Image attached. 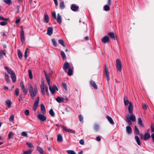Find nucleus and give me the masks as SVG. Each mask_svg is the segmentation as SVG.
<instances>
[{
	"instance_id": "nucleus-1",
	"label": "nucleus",
	"mask_w": 154,
	"mask_h": 154,
	"mask_svg": "<svg viewBox=\"0 0 154 154\" xmlns=\"http://www.w3.org/2000/svg\"><path fill=\"white\" fill-rule=\"evenodd\" d=\"M28 88L29 93L30 94L31 97L32 99H33L37 94V88H35L33 90V88L30 84H29V85Z\"/></svg>"
},
{
	"instance_id": "nucleus-2",
	"label": "nucleus",
	"mask_w": 154,
	"mask_h": 154,
	"mask_svg": "<svg viewBox=\"0 0 154 154\" xmlns=\"http://www.w3.org/2000/svg\"><path fill=\"white\" fill-rule=\"evenodd\" d=\"M5 69L11 75L13 82L14 83L15 82L16 80V77L15 73L7 66H5Z\"/></svg>"
},
{
	"instance_id": "nucleus-3",
	"label": "nucleus",
	"mask_w": 154,
	"mask_h": 154,
	"mask_svg": "<svg viewBox=\"0 0 154 154\" xmlns=\"http://www.w3.org/2000/svg\"><path fill=\"white\" fill-rule=\"evenodd\" d=\"M131 115L130 116H129V114L127 115V120L126 121L128 123L129 125H131V121L132 122H135L136 121V118L135 116L133 114V113L131 114Z\"/></svg>"
},
{
	"instance_id": "nucleus-4",
	"label": "nucleus",
	"mask_w": 154,
	"mask_h": 154,
	"mask_svg": "<svg viewBox=\"0 0 154 154\" xmlns=\"http://www.w3.org/2000/svg\"><path fill=\"white\" fill-rule=\"evenodd\" d=\"M116 61L117 70L118 71L121 72L122 69V64L121 62L119 59H117Z\"/></svg>"
},
{
	"instance_id": "nucleus-5",
	"label": "nucleus",
	"mask_w": 154,
	"mask_h": 154,
	"mask_svg": "<svg viewBox=\"0 0 154 154\" xmlns=\"http://www.w3.org/2000/svg\"><path fill=\"white\" fill-rule=\"evenodd\" d=\"M104 72L105 75L106 77V79L107 81H109L110 79L109 72L108 71V66L106 65H105Z\"/></svg>"
},
{
	"instance_id": "nucleus-6",
	"label": "nucleus",
	"mask_w": 154,
	"mask_h": 154,
	"mask_svg": "<svg viewBox=\"0 0 154 154\" xmlns=\"http://www.w3.org/2000/svg\"><path fill=\"white\" fill-rule=\"evenodd\" d=\"M37 117L40 120L41 122H44L46 121V116L42 114H38L37 116Z\"/></svg>"
},
{
	"instance_id": "nucleus-7",
	"label": "nucleus",
	"mask_w": 154,
	"mask_h": 154,
	"mask_svg": "<svg viewBox=\"0 0 154 154\" xmlns=\"http://www.w3.org/2000/svg\"><path fill=\"white\" fill-rule=\"evenodd\" d=\"M49 89L51 92L52 94H55V91H58V89L55 85H54L53 87L51 86L49 87Z\"/></svg>"
},
{
	"instance_id": "nucleus-8",
	"label": "nucleus",
	"mask_w": 154,
	"mask_h": 154,
	"mask_svg": "<svg viewBox=\"0 0 154 154\" xmlns=\"http://www.w3.org/2000/svg\"><path fill=\"white\" fill-rule=\"evenodd\" d=\"M45 83L44 81L43 80H42L41 81V89L42 93L43 95L45 94Z\"/></svg>"
},
{
	"instance_id": "nucleus-9",
	"label": "nucleus",
	"mask_w": 154,
	"mask_h": 154,
	"mask_svg": "<svg viewBox=\"0 0 154 154\" xmlns=\"http://www.w3.org/2000/svg\"><path fill=\"white\" fill-rule=\"evenodd\" d=\"M20 35L21 41L22 43L24 42L25 41L24 34L22 26H21Z\"/></svg>"
},
{
	"instance_id": "nucleus-10",
	"label": "nucleus",
	"mask_w": 154,
	"mask_h": 154,
	"mask_svg": "<svg viewBox=\"0 0 154 154\" xmlns=\"http://www.w3.org/2000/svg\"><path fill=\"white\" fill-rule=\"evenodd\" d=\"M39 100V97H38L37 98L36 100L35 101L34 103L33 106V110L35 111L36 110V108L37 107L38 105Z\"/></svg>"
},
{
	"instance_id": "nucleus-11",
	"label": "nucleus",
	"mask_w": 154,
	"mask_h": 154,
	"mask_svg": "<svg viewBox=\"0 0 154 154\" xmlns=\"http://www.w3.org/2000/svg\"><path fill=\"white\" fill-rule=\"evenodd\" d=\"M20 85H21V90L22 91L24 95H26L28 92L27 90H26L25 89L24 85H23V83L22 82H20Z\"/></svg>"
},
{
	"instance_id": "nucleus-12",
	"label": "nucleus",
	"mask_w": 154,
	"mask_h": 154,
	"mask_svg": "<svg viewBox=\"0 0 154 154\" xmlns=\"http://www.w3.org/2000/svg\"><path fill=\"white\" fill-rule=\"evenodd\" d=\"M70 67L69 64L67 62L65 63L63 65V68L64 71L66 72L67 69H69Z\"/></svg>"
},
{
	"instance_id": "nucleus-13",
	"label": "nucleus",
	"mask_w": 154,
	"mask_h": 154,
	"mask_svg": "<svg viewBox=\"0 0 154 154\" xmlns=\"http://www.w3.org/2000/svg\"><path fill=\"white\" fill-rule=\"evenodd\" d=\"M101 41L103 43H107L109 42V39L108 37L107 36H105L102 38Z\"/></svg>"
},
{
	"instance_id": "nucleus-14",
	"label": "nucleus",
	"mask_w": 154,
	"mask_h": 154,
	"mask_svg": "<svg viewBox=\"0 0 154 154\" xmlns=\"http://www.w3.org/2000/svg\"><path fill=\"white\" fill-rule=\"evenodd\" d=\"M79 6L75 4H73L71 7V9L73 11H75L79 9Z\"/></svg>"
},
{
	"instance_id": "nucleus-15",
	"label": "nucleus",
	"mask_w": 154,
	"mask_h": 154,
	"mask_svg": "<svg viewBox=\"0 0 154 154\" xmlns=\"http://www.w3.org/2000/svg\"><path fill=\"white\" fill-rule=\"evenodd\" d=\"M108 35L111 39L114 40H116V36L114 32H109L108 33Z\"/></svg>"
},
{
	"instance_id": "nucleus-16",
	"label": "nucleus",
	"mask_w": 154,
	"mask_h": 154,
	"mask_svg": "<svg viewBox=\"0 0 154 154\" xmlns=\"http://www.w3.org/2000/svg\"><path fill=\"white\" fill-rule=\"evenodd\" d=\"M140 135L141 136V137L143 139L145 140H147L148 139H149L150 137V134L149 133H146L144 135V136L143 137V135L142 134H140Z\"/></svg>"
},
{
	"instance_id": "nucleus-17",
	"label": "nucleus",
	"mask_w": 154,
	"mask_h": 154,
	"mask_svg": "<svg viewBox=\"0 0 154 154\" xmlns=\"http://www.w3.org/2000/svg\"><path fill=\"white\" fill-rule=\"evenodd\" d=\"M57 21L59 23L61 24L62 22V18L60 14L58 13L57 14V17H56V18H55Z\"/></svg>"
},
{
	"instance_id": "nucleus-18",
	"label": "nucleus",
	"mask_w": 154,
	"mask_h": 154,
	"mask_svg": "<svg viewBox=\"0 0 154 154\" xmlns=\"http://www.w3.org/2000/svg\"><path fill=\"white\" fill-rule=\"evenodd\" d=\"M59 7L61 9H63L65 8V5L63 1H60L59 4Z\"/></svg>"
},
{
	"instance_id": "nucleus-19",
	"label": "nucleus",
	"mask_w": 154,
	"mask_h": 154,
	"mask_svg": "<svg viewBox=\"0 0 154 154\" xmlns=\"http://www.w3.org/2000/svg\"><path fill=\"white\" fill-rule=\"evenodd\" d=\"M133 109V107L132 104L131 102H130V103H129V106L128 107V110L130 114L132 113Z\"/></svg>"
},
{
	"instance_id": "nucleus-20",
	"label": "nucleus",
	"mask_w": 154,
	"mask_h": 154,
	"mask_svg": "<svg viewBox=\"0 0 154 154\" xmlns=\"http://www.w3.org/2000/svg\"><path fill=\"white\" fill-rule=\"evenodd\" d=\"M53 28L52 27H49L48 28L47 33L48 35H51L52 34Z\"/></svg>"
},
{
	"instance_id": "nucleus-21",
	"label": "nucleus",
	"mask_w": 154,
	"mask_h": 154,
	"mask_svg": "<svg viewBox=\"0 0 154 154\" xmlns=\"http://www.w3.org/2000/svg\"><path fill=\"white\" fill-rule=\"evenodd\" d=\"M90 82L91 85L94 89H96L97 88V86L94 81L93 80H91Z\"/></svg>"
},
{
	"instance_id": "nucleus-22",
	"label": "nucleus",
	"mask_w": 154,
	"mask_h": 154,
	"mask_svg": "<svg viewBox=\"0 0 154 154\" xmlns=\"http://www.w3.org/2000/svg\"><path fill=\"white\" fill-rule=\"evenodd\" d=\"M126 132L127 133L129 134H131L132 132V129L131 127L128 126L126 127Z\"/></svg>"
},
{
	"instance_id": "nucleus-23",
	"label": "nucleus",
	"mask_w": 154,
	"mask_h": 154,
	"mask_svg": "<svg viewBox=\"0 0 154 154\" xmlns=\"http://www.w3.org/2000/svg\"><path fill=\"white\" fill-rule=\"evenodd\" d=\"M56 100L58 103L63 102L64 101V98L60 97H58L56 99Z\"/></svg>"
},
{
	"instance_id": "nucleus-24",
	"label": "nucleus",
	"mask_w": 154,
	"mask_h": 154,
	"mask_svg": "<svg viewBox=\"0 0 154 154\" xmlns=\"http://www.w3.org/2000/svg\"><path fill=\"white\" fill-rule=\"evenodd\" d=\"M124 100L125 105L127 106L128 104H129L130 102H129V100H128L127 97L125 96L124 97Z\"/></svg>"
},
{
	"instance_id": "nucleus-25",
	"label": "nucleus",
	"mask_w": 154,
	"mask_h": 154,
	"mask_svg": "<svg viewBox=\"0 0 154 154\" xmlns=\"http://www.w3.org/2000/svg\"><path fill=\"white\" fill-rule=\"evenodd\" d=\"M44 20L46 23L48 22L49 20V17L48 15L46 14H44Z\"/></svg>"
},
{
	"instance_id": "nucleus-26",
	"label": "nucleus",
	"mask_w": 154,
	"mask_h": 154,
	"mask_svg": "<svg viewBox=\"0 0 154 154\" xmlns=\"http://www.w3.org/2000/svg\"><path fill=\"white\" fill-rule=\"evenodd\" d=\"M73 68L72 67V68H69L68 72V74L69 76H71L73 74Z\"/></svg>"
},
{
	"instance_id": "nucleus-27",
	"label": "nucleus",
	"mask_w": 154,
	"mask_h": 154,
	"mask_svg": "<svg viewBox=\"0 0 154 154\" xmlns=\"http://www.w3.org/2000/svg\"><path fill=\"white\" fill-rule=\"evenodd\" d=\"M37 149L41 154H43L44 152L43 150L41 147L37 146Z\"/></svg>"
},
{
	"instance_id": "nucleus-28",
	"label": "nucleus",
	"mask_w": 154,
	"mask_h": 154,
	"mask_svg": "<svg viewBox=\"0 0 154 154\" xmlns=\"http://www.w3.org/2000/svg\"><path fill=\"white\" fill-rule=\"evenodd\" d=\"M109 122L112 125H113L114 124V122L113 121L112 119L109 116H106Z\"/></svg>"
},
{
	"instance_id": "nucleus-29",
	"label": "nucleus",
	"mask_w": 154,
	"mask_h": 154,
	"mask_svg": "<svg viewBox=\"0 0 154 154\" xmlns=\"http://www.w3.org/2000/svg\"><path fill=\"white\" fill-rule=\"evenodd\" d=\"M57 140L60 142H61L63 141L62 137L60 134H58L57 136Z\"/></svg>"
},
{
	"instance_id": "nucleus-30",
	"label": "nucleus",
	"mask_w": 154,
	"mask_h": 154,
	"mask_svg": "<svg viewBox=\"0 0 154 154\" xmlns=\"http://www.w3.org/2000/svg\"><path fill=\"white\" fill-rule=\"evenodd\" d=\"M138 124L140 126H143V123L142 121L140 118H139L137 119Z\"/></svg>"
},
{
	"instance_id": "nucleus-31",
	"label": "nucleus",
	"mask_w": 154,
	"mask_h": 154,
	"mask_svg": "<svg viewBox=\"0 0 154 154\" xmlns=\"http://www.w3.org/2000/svg\"><path fill=\"white\" fill-rule=\"evenodd\" d=\"M33 150L29 149L27 151H24L23 154H31Z\"/></svg>"
},
{
	"instance_id": "nucleus-32",
	"label": "nucleus",
	"mask_w": 154,
	"mask_h": 154,
	"mask_svg": "<svg viewBox=\"0 0 154 154\" xmlns=\"http://www.w3.org/2000/svg\"><path fill=\"white\" fill-rule=\"evenodd\" d=\"M135 140L137 141V144L139 145H140L141 143L140 141V139L137 136H135Z\"/></svg>"
},
{
	"instance_id": "nucleus-33",
	"label": "nucleus",
	"mask_w": 154,
	"mask_h": 154,
	"mask_svg": "<svg viewBox=\"0 0 154 154\" xmlns=\"http://www.w3.org/2000/svg\"><path fill=\"white\" fill-rule=\"evenodd\" d=\"M41 109L43 113H45V109L44 105L42 104L41 105Z\"/></svg>"
},
{
	"instance_id": "nucleus-34",
	"label": "nucleus",
	"mask_w": 154,
	"mask_h": 154,
	"mask_svg": "<svg viewBox=\"0 0 154 154\" xmlns=\"http://www.w3.org/2000/svg\"><path fill=\"white\" fill-rule=\"evenodd\" d=\"M18 55L19 58L21 59L22 57V54L19 49L18 50Z\"/></svg>"
},
{
	"instance_id": "nucleus-35",
	"label": "nucleus",
	"mask_w": 154,
	"mask_h": 154,
	"mask_svg": "<svg viewBox=\"0 0 154 154\" xmlns=\"http://www.w3.org/2000/svg\"><path fill=\"white\" fill-rule=\"evenodd\" d=\"M109 6V5H105L103 7L104 10L106 11H109L110 9Z\"/></svg>"
},
{
	"instance_id": "nucleus-36",
	"label": "nucleus",
	"mask_w": 154,
	"mask_h": 154,
	"mask_svg": "<svg viewBox=\"0 0 154 154\" xmlns=\"http://www.w3.org/2000/svg\"><path fill=\"white\" fill-rule=\"evenodd\" d=\"M6 105L9 108L10 107L11 104V103L10 100H8L6 101Z\"/></svg>"
},
{
	"instance_id": "nucleus-37",
	"label": "nucleus",
	"mask_w": 154,
	"mask_h": 154,
	"mask_svg": "<svg viewBox=\"0 0 154 154\" xmlns=\"http://www.w3.org/2000/svg\"><path fill=\"white\" fill-rule=\"evenodd\" d=\"M5 79L8 83H9L10 82V80L9 79V76L7 73L5 74Z\"/></svg>"
},
{
	"instance_id": "nucleus-38",
	"label": "nucleus",
	"mask_w": 154,
	"mask_h": 154,
	"mask_svg": "<svg viewBox=\"0 0 154 154\" xmlns=\"http://www.w3.org/2000/svg\"><path fill=\"white\" fill-rule=\"evenodd\" d=\"M28 73L29 79H32L33 78V76L31 70L30 69L28 70Z\"/></svg>"
},
{
	"instance_id": "nucleus-39",
	"label": "nucleus",
	"mask_w": 154,
	"mask_h": 154,
	"mask_svg": "<svg viewBox=\"0 0 154 154\" xmlns=\"http://www.w3.org/2000/svg\"><path fill=\"white\" fill-rule=\"evenodd\" d=\"M49 113L53 117H54L55 116L54 113L52 109H51L49 111Z\"/></svg>"
},
{
	"instance_id": "nucleus-40",
	"label": "nucleus",
	"mask_w": 154,
	"mask_h": 154,
	"mask_svg": "<svg viewBox=\"0 0 154 154\" xmlns=\"http://www.w3.org/2000/svg\"><path fill=\"white\" fill-rule=\"evenodd\" d=\"M61 55L63 60H65L66 59L65 54L63 51L61 52Z\"/></svg>"
},
{
	"instance_id": "nucleus-41",
	"label": "nucleus",
	"mask_w": 154,
	"mask_h": 154,
	"mask_svg": "<svg viewBox=\"0 0 154 154\" xmlns=\"http://www.w3.org/2000/svg\"><path fill=\"white\" fill-rule=\"evenodd\" d=\"M13 134L12 132H10L9 133L8 135V137L9 139H11L13 138Z\"/></svg>"
},
{
	"instance_id": "nucleus-42",
	"label": "nucleus",
	"mask_w": 154,
	"mask_h": 154,
	"mask_svg": "<svg viewBox=\"0 0 154 154\" xmlns=\"http://www.w3.org/2000/svg\"><path fill=\"white\" fill-rule=\"evenodd\" d=\"M66 152L69 154H76L75 152L72 150H67Z\"/></svg>"
},
{
	"instance_id": "nucleus-43",
	"label": "nucleus",
	"mask_w": 154,
	"mask_h": 154,
	"mask_svg": "<svg viewBox=\"0 0 154 154\" xmlns=\"http://www.w3.org/2000/svg\"><path fill=\"white\" fill-rule=\"evenodd\" d=\"M59 43L63 46L65 47V45L64 44V41L62 39H59L58 40Z\"/></svg>"
},
{
	"instance_id": "nucleus-44",
	"label": "nucleus",
	"mask_w": 154,
	"mask_h": 154,
	"mask_svg": "<svg viewBox=\"0 0 154 154\" xmlns=\"http://www.w3.org/2000/svg\"><path fill=\"white\" fill-rule=\"evenodd\" d=\"M79 121L81 122H83V116L81 114L79 115Z\"/></svg>"
},
{
	"instance_id": "nucleus-45",
	"label": "nucleus",
	"mask_w": 154,
	"mask_h": 154,
	"mask_svg": "<svg viewBox=\"0 0 154 154\" xmlns=\"http://www.w3.org/2000/svg\"><path fill=\"white\" fill-rule=\"evenodd\" d=\"M26 144L29 147H31V148H34V146L31 143H29V142H27L26 143Z\"/></svg>"
},
{
	"instance_id": "nucleus-46",
	"label": "nucleus",
	"mask_w": 154,
	"mask_h": 154,
	"mask_svg": "<svg viewBox=\"0 0 154 154\" xmlns=\"http://www.w3.org/2000/svg\"><path fill=\"white\" fill-rule=\"evenodd\" d=\"M142 107L144 110H146L148 107V106L146 104L143 103L142 104Z\"/></svg>"
},
{
	"instance_id": "nucleus-47",
	"label": "nucleus",
	"mask_w": 154,
	"mask_h": 154,
	"mask_svg": "<svg viewBox=\"0 0 154 154\" xmlns=\"http://www.w3.org/2000/svg\"><path fill=\"white\" fill-rule=\"evenodd\" d=\"M134 131L137 134L139 135V131L136 126L134 127Z\"/></svg>"
},
{
	"instance_id": "nucleus-48",
	"label": "nucleus",
	"mask_w": 154,
	"mask_h": 154,
	"mask_svg": "<svg viewBox=\"0 0 154 154\" xmlns=\"http://www.w3.org/2000/svg\"><path fill=\"white\" fill-rule=\"evenodd\" d=\"M61 127H62V128L64 131H66L67 132H68L69 131V129H68L66 127L64 126H62Z\"/></svg>"
},
{
	"instance_id": "nucleus-49",
	"label": "nucleus",
	"mask_w": 154,
	"mask_h": 154,
	"mask_svg": "<svg viewBox=\"0 0 154 154\" xmlns=\"http://www.w3.org/2000/svg\"><path fill=\"white\" fill-rule=\"evenodd\" d=\"M14 116L13 115H12L10 117L9 120L10 122H12L14 120Z\"/></svg>"
},
{
	"instance_id": "nucleus-50",
	"label": "nucleus",
	"mask_w": 154,
	"mask_h": 154,
	"mask_svg": "<svg viewBox=\"0 0 154 154\" xmlns=\"http://www.w3.org/2000/svg\"><path fill=\"white\" fill-rule=\"evenodd\" d=\"M52 42L53 43V45L55 46L56 47L57 46V43L56 41V40L54 39H52Z\"/></svg>"
},
{
	"instance_id": "nucleus-51",
	"label": "nucleus",
	"mask_w": 154,
	"mask_h": 154,
	"mask_svg": "<svg viewBox=\"0 0 154 154\" xmlns=\"http://www.w3.org/2000/svg\"><path fill=\"white\" fill-rule=\"evenodd\" d=\"M4 1L8 5H10L11 4V0H4Z\"/></svg>"
},
{
	"instance_id": "nucleus-52",
	"label": "nucleus",
	"mask_w": 154,
	"mask_h": 154,
	"mask_svg": "<svg viewBox=\"0 0 154 154\" xmlns=\"http://www.w3.org/2000/svg\"><path fill=\"white\" fill-rule=\"evenodd\" d=\"M62 86L66 90H67V87L66 83L65 82L62 83Z\"/></svg>"
},
{
	"instance_id": "nucleus-53",
	"label": "nucleus",
	"mask_w": 154,
	"mask_h": 154,
	"mask_svg": "<svg viewBox=\"0 0 154 154\" xmlns=\"http://www.w3.org/2000/svg\"><path fill=\"white\" fill-rule=\"evenodd\" d=\"M7 23V22L6 21H2L0 23V24L2 26H4Z\"/></svg>"
},
{
	"instance_id": "nucleus-54",
	"label": "nucleus",
	"mask_w": 154,
	"mask_h": 154,
	"mask_svg": "<svg viewBox=\"0 0 154 154\" xmlns=\"http://www.w3.org/2000/svg\"><path fill=\"white\" fill-rule=\"evenodd\" d=\"M19 89L18 88H16L15 89V94L16 95L18 96L19 95Z\"/></svg>"
},
{
	"instance_id": "nucleus-55",
	"label": "nucleus",
	"mask_w": 154,
	"mask_h": 154,
	"mask_svg": "<svg viewBox=\"0 0 154 154\" xmlns=\"http://www.w3.org/2000/svg\"><path fill=\"white\" fill-rule=\"evenodd\" d=\"M45 89L46 92H47V95L49 96V93L48 91V87L47 86H45Z\"/></svg>"
},
{
	"instance_id": "nucleus-56",
	"label": "nucleus",
	"mask_w": 154,
	"mask_h": 154,
	"mask_svg": "<svg viewBox=\"0 0 154 154\" xmlns=\"http://www.w3.org/2000/svg\"><path fill=\"white\" fill-rule=\"evenodd\" d=\"M21 135L22 136H25V137H27V133H26V132H23L21 134Z\"/></svg>"
},
{
	"instance_id": "nucleus-57",
	"label": "nucleus",
	"mask_w": 154,
	"mask_h": 154,
	"mask_svg": "<svg viewBox=\"0 0 154 154\" xmlns=\"http://www.w3.org/2000/svg\"><path fill=\"white\" fill-rule=\"evenodd\" d=\"M94 128L95 130H98L99 128V126L96 124L94 126Z\"/></svg>"
},
{
	"instance_id": "nucleus-58",
	"label": "nucleus",
	"mask_w": 154,
	"mask_h": 154,
	"mask_svg": "<svg viewBox=\"0 0 154 154\" xmlns=\"http://www.w3.org/2000/svg\"><path fill=\"white\" fill-rule=\"evenodd\" d=\"M24 113L27 116H29V110H26L24 111Z\"/></svg>"
},
{
	"instance_id": "nucleus-59",
	"label": "nucleus",
	"mask_w": 154,
	"mask_h": 154,
	"mask_svg": "<svg viewBox=\"0 0 154 154\" xmlns=\"http://www.w3.org/2000/svg\"><path fill=\"white\" fill-rule=\"evenodd\" d=\"M0 20L8 21V19L7 18H4L3 17L0 16Z\"/></svg>"
},
{
	"instance_id": "nucleus-60",
	"label": "nucleus",
	"mask_w": 154,
	"mask_h": 154,
	"mask_svg": "<svg viewBox=\"0 0 154 154\" xmlns=\"http://www.w3.org/2000/svg\"><path fill=\"white\" fill-rule=\"evenodd\" d=\"M20 19H17L15 21V23L16 24H18L20 22Z\"/></svg>"
},
{
	"instance_id": "nucleus-61",
	"label": "nucleus",
	"mask_w": 154,
	"mask_h": 154,
	"mask_svg": "<svg viewBox=\"0 0 154 154\" xmlns=\"http://www.w3.org/2000/svg\"><path fill=\"white\" fill-rule=\"evenodd\" d=\"M19 8H20V6H17L16 7V9L17 10V14L19 13V12H20L19 9Z\"/></svg>"
},
{
	"instance_id": "nucleus-62",
	"label": "nucleus",
	"mask_w": 154,
	"mask_h": 154,
	"mask_svg": "<svg viewBox=\"0 0 154 154\" xmlns=\"http://www.w3.org/2000/svg\"><path fill=\"white\" fill-rule=\"evenodd\" d=\"M52 16H53L54 18H56V13L55 11L53 12L52 13Z\"/></svg>"
},
{
	"instance_id": "nucleus-63",
	"label": "nucleus",
	"mask_w": 154,
	"mask_h": 154,
	"mask_svg": "<svg viewBox=\"0 0 154 154\" xmlns=\"http://www.w3.org/2000/svg\"><path fill=\"white\" fill-rule=\"evenodd\" d=\"M79 143L82 145H84V140L82 139L81 140L79 141Z\"/></svg>"
},
{
	"instance_id": "nucleus-64",
	"label": "nucleus",
	"mask_w": 154,
	"mask_h": 154,
	"mask_svg": "<svg viewBox=\"0 0 154 154\" xmlns=\"http://www.w3.org/2000/svg\"><path fill=\"white\" fill-rule=\"evenodd\" d=\"M151 137L152 140L153 142H154V133L151 135Z\"/></svg>"
}]
</instances>
